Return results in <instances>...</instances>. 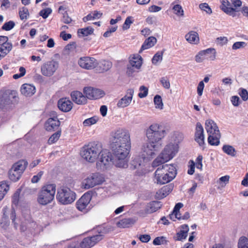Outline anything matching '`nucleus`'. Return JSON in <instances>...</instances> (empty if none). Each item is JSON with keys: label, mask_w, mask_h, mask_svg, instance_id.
<instances>
[{"label": "nucleus", "mask_w": 248, "mask_h": 248, "mask_svg": "<svg viewBox=\"0 0 248 248\" xmlns=\"http://www.w3.org/2000/svg\"><path fill=\"white\" fill-rule=\"evenodd\" d=\"M111 155L109 161L116 167L126 168L128 167L126 159L131 149V145H109Z\"/></svg>", "instance_id": "f257e3e1"}, {"label": "nucleus", "mask_w": 248, "mask_h": 248, "mask_svg": "<svg viewBox=\"0 0 248 248\" xmlns=\"http://www.w3.org/2000/svg\"><path fill=\"white\" fill-rule=\"evenodd\" d=\"M177 174L174 164H164L157 169L155 172V181L157 184L163 185L172 181Z\"/></svg>", "instance_id": "f03ea898"}, {"label": "nucleus", "mask_w": 248, "mask_h": 248, "mask_svg": "<svg viewBox=\"0 0 248 248\" xmlns=\"http://www.w3.org/2000/svg\"><path fill=\"white\" fill-rule=\"evenodd\" d=\"M178 145L170 143L167 144L163 151L152 162V167H156L170 160L178 151Z\"/></svg>", "instance_id": "7ed1b4c3"}, {"label": "nucleus", "mask_w": 248, "mask_h": 248, "mask_svg": "<svg viewBox=\"0 0 248 248\" xmlns=\"http://www.w3.org/2000/svg\"><path fill=\"white\" fill-rule=\"evenodd\" d=\"M131 145L130 135L125 128H118L109 135V145Z\"/></svg>", "instance_id": "20e7f679"}, {"label": "nucleus", "mask_w": 248, "mask_h": 248, "mask_svg": "<svg viewBox=\"0 0 248 248\" xmlns=\"http://www.w3.org/2000/svg\"><path fill=\"white\" fill-rule=\"evenodd\" d=\"M146 134L149 141L158 144L160 147L161 140L166 135V131L162 126L154 124L146 130Z\"/></svg>", "instance_id": "39448f33"}, {"label": "nucleus", "mask_w": 248, "mask_h": 248, "mask_svg": "<svg viewBox=\"0 0 248 248\" xmlns=\"http://www.w3.org/2000/svg\"><path fill=\"white\" fill-rule=\"evenodd\" d=\"M56 190L55 184H46L43 186L38 194L37 201L38 203L42 205L50 203L54 199Z\"/></svg>", "instance_id": "423d86ee"}, {"label": "nucleus", "mask_w": 248, "mask_h": 248, "mask_svg": "<svg viewBox=\"0 0 248 248\" xmlns=\"http://www.w3.org/2000/svg\"><path fill=\"white\" fill-rule=\"evenodd\" d=\"M97 234L84 238L79 243L81 248H91L102 240L104 234L108 232L107 225H101L96 228Z\"/></svg>", "instance_id": "0eeeda50"}, {"label": "nucleus", "mask_w": 248, "mask_h": 248, "mask_svg": "<svg viewBox=\"0 0 248 248\" xmlns=\"http://www.w3.org/2000/svg\"><path fill=\"white\" fill-rule=\"evenodd\" d=\"M98 145L94 142L90 143L82 147L80 151L82 158L89 163L94 162L100 152Z\"/></svg>", "instance_id": "6e6552de"}, {"label": "nucleus", "mask_w": 248, "mask_h": 248, "mask_svg": "<svg viewBox=\"0 0 248 248\" xmlns=\"http://www.w3.org/2000/svg\"><path fill=\"white\" fill-rule=\"evenodd\" d=\"M56 199L61 204L67 205L75 201L76 194L70 188L67 187H62L58 189Z\"/></svg>", "instance_id": "1a4fd4ad"}, {"label": "nucleus", "mask_w": 248, "mask_h": 248, "mask_svg": "<svg viewBox=\"0 0 248 248\" xmlns=\"http://www.w3.org/2000/svg\"><path fill=\"white\" fill-rule=\"evenodd\" d=\"M28 162L25 160H20L14 163L8 172L9 178L13 182L17 181L25 170Z\"/></svg>", "instance_id": "9d476101"}, {"label": "nucleus", "mask_w": 248, "mask_h": 248, "mask_svg": "<svg viewBox=\"0 0 248 248\" xmlns=\"http://www.w3.org/2000/svg\"><path fill=\"white\" fill-rule=\"evenodd\" d=\"M104 181L105 178L102 174L98 172L93 173L83 180L81 183V187L88 189L102 184Z\"/></svg>", "instance_id": "9b49d317"}, {"label": "nucleus", "mask_w": 248, "mask_h": 248, "mask_svg": "<svg viewBox=\"0 0 248 248\" xmlns=\"http://www.w3.org/2000/svg\"><path fill=\"white\" fill-rule=\"evenodd\" d=\"M96 160L97 170L101 171L107 170L108 168V150L104 149L100 151Z\"/></svg>", "instance_id": "f8f14e48"}, {"label": "nucleus", "mask_w": 248, "mask_h": 248, "mask_svg": "<svg viewBox=\"0 0 248 248\" xmlns=\"http://www.w3.org/2000/svg\"><path fill=\"white\" fill-rule=\"evenodd\" d=\"M91 198V195L89 192L83 194L76 203L77 209L81 212H87L90 209L89 203Z\"/></svg>", "instance_id": "ddd939ff"}, {"label": "nucleus", "mask_w": 248, "mask_h": 248, "mask_svg": "<svg viewBox=\"0 0 248 248\" xmlns=\"http://www.w3.org/2000/svg\"><path fill=\"white\" fill-rule=\"evenodd\" d=\"M58 63L54 61H51L44 63L41 67V73L46 77H50L54 74L58 68Z\"/></svg>", "instance_id": "4468645a"}, {"label": "nucleus", "mask_w": 248, "mask_h": 248, "mask_svg": "<svg viewBox=\"0 0 248 248\" xmlns=\"http://www.w3.org/2000/svg\"><path fill=\"white\" fill-rule=\"evenodd\" d=\"M83 91L86 98L91 100L99 99L104 95L102 90L91 87H85Z\"/></svg>", "instance_id": "2eb2a0df"}, {"label": "nucleus", "mask_w": 248, "mask_h": 248, "mask_svg": "<svg viewBox=\"0 0 248 248\" xmlns=\"http://www.w3.org/2000/svg\"><path fill=\"white\" fill-rule=\"evenodd\" d=\"M78 63L82 68L89 70L94 68L96 66L97 62L96 60L93 58L83 57L79 59Z\"/></svg>", "instance_id": "dca6fc26"}, {"label": "nucleus", "mask_w": 248, "mask_h": 248, "mask_svg": "<svg viewBox=\"0 0 248 248\" xmlns=\"http://www.w3.org/2000/svg\"><path fill=\"white\" fill-rule=\"evenodd\" d=\"M160 147L158 144L152 143V142L149 141L143 145L142 150L143 151L144 156H146L147 158L152 157L155 155V152Z\"/></svg>", "instance_id": "f3484780"}, {"label": "nucleus", "mask_w": 248, "mask_h": 248, "mask_svg": "<svg viewBox=\"0 0 248 248\" xmlns=\"http://www.w3.org/2000/svg\"><path fill=\"white\" fill-rule=\"evenodd\" d=\"M134 93V91L133 89H128L126 91V94L119 101L117 104L118 107L124 108L128 106L132 101Z\"/></svg>", "instance_id": "a211bd4d"}, {"label": "nucleus", "mask_w": 248, "mask_h": 248, "mask_svg": "<svg viewBox=\"0 0 248 248\" xmlns=\"http://www.w3.org/2000/svg\"><path fill=\"white\" fill-rule=\"evenodd\" d=\"M204 139L203 127L200 123H197L195 140L199 143V145L202 146L204 143Z\"/></svg>", "instance_id": "6ab92c4d"}, {"label": "nucleus", "mask_w": 248, "mask_h": 248, "mask_svg": "<svg viewBox=\"0 0 248 248\" xmlns=\"http://www.w3.org/2000/svg\"><path fill=\"white\" fill-rule=\"evenodd\" d=\"M72 100L78 105H83L87 103V99L80 92L75 91L71 93Z\"/></svg>", "instance_id": "aec40b11"}, {"label": "nucleus", "mask_w": 248, "mask_h": 248, "mask_svg": "<svg viewBox=\"0 0 248 248\" xmlns=\"http://www.w3.org/2000/svg\"><path fill=\"white\" fill-rule=\"evenodd\" d=\"M58 107L63 112H68L72 108L73 103L70 100L66 98H62L58 102Z\"/></svg>", "instance_id": "412c9836"}, {"label": "nucleus", "mask_w": 248, "mask_h": 248, "mask_svg": "<svg viewBox=\"0 0 248 248\" xmlns=\"http://www.w3.org/2000/svg\"><path fill=\"white\" fill-rule=\"evenodd\" d=\"M220 9L225 13L232 16H234L236 12L235 9L231 7V3L228 0H221Z\"/></svg>", "instance_id": "4be33fe9"}, {"label": "nucleus", "mask_w": 248, "mask_h": 248, "mask_svg": "<svg viewBox=\"0 0 248 248\" xmlns=\"http://www.w3.org/2000/svg\"><path fill=\"white\" fill-rule=\"evenodd\" d=\"M60 125V122L57 117L50 118L47 119L45 124L47 131H51L57 129Z\"/></svg>", "instance_id": "5701e85b"}, {"label": "nucleus", "mask_w": 248, "mask_h": 248, "mask_svg": "<svg viewBox=\"0 0 248 248\" xmlns=\"http://www.w3.org/2000/svg\"><path fill=\"white\" fill-rule=\"evenodd\" d=\"M162 204L159 201H152L147 203L146 205L145 212L147 214H151L156 212L159 209L161 208Z\"/></svg>", "instance_id": "b1692460"}, {"label": "nucleus", "mask_w": 248, "mask_h": 248, "mask_svg": "<svg viewBox=\"0 0 248 248\" xmlns=\"http://www.w3.org/2000/svg\"><path fill=\"white\" fill-rule=\"evenodd\" d=\"M21 93L26 96H31L33 95L35 92V87L30 84H24L20 88Z\"/></svg>", "instance_id": "393cba45"}, {"label": "nucleus", "mask_w": 248, "mask_h": 248, "mask_svg": "<svg viewBox=\"0 0 248 248\" xmlns=\"http://www.w3.org/2000/svg\"><path fill=\"white\" fill-rule=\"evenodd\" d=\"M205 129L208 135L219 132L217 124L212 120H207L205 122Z\"/></svg>", "instance_id": "a878e982"}, {"label": "nucleus", "mask_w": 248, "mask_h": 248, "mask_svg": "<svg viewBox=\"0 0 248 248\" xmlns=\"http://www.w3.org/2000/svg\"><path fill=\"white\" fill-rule=\"evenodd\" d=\"M204 60L214 61L216 59V51L213 48H209L205 50H201Z\"/></svg>", "instance_id": "bb28decb"}, {"label": "nucleus", "mask_w": 248, "mask_h": 248, "mask_svg": "<svg viewBox=\"0 0 248 248\" xmlns=\"http://www.w3.org/2000/svg\"><path fill=\"white\" fill-rule=\"evenodd\" d=\"M142 64V58L139 55H134L129 59V63L127 64L132 67H134L137 69H140Z\"/></svg>", "instance_id": "cd10ccee"}, {"label": "nucleus", "mask_w": 248, "mask_h": 248, "mask_svg": "<svg viewBox=\"0 0 248 248\" xmlns=\"http://www.w3.org/2000/svg\"><path fill=\"white\" fill-rule=\"evenodd\" d=\"M157 40L155 37L151 36L146 39L141 46V48L139 51V53H141L143 50L148 49L156 44Z\"/></svg>", "instance_id": "c85d7f7f"}, {"label": "nucleus", "mask_w": 248, "mask_h": 248, "mask_svg": "<svg viewBox=\"0 0 248 248\" xmlns=\"http://www.w3.org/2000/svg\"><path fill=\"white\" fill-rule=\"evenodd\" d=\"M11 43H6L0 46V60L5 57L12 49Z\"/></svg>", "instance_id": "c756f323"}, {"label": "nucleus", "mask_w": 248, "mask_h": 248, "mask_svg": "<svg viewBox=\"0 0 248 248\" xmlns=\"http://www.w3.org/2000/svg\"><path fill=\"white\" fill-rule=\"evenodd\" d=\"M220 132H216V134L208 135V142L211 145L217 146L220 143Z\"/></svg>", "instance_id": "7c9ffc66"}, {"label": "nucleus", "mask_w": 248, "mask_h": 248, "mask_svg": "<svg viewBox=\"0 0 248 248\" xmlns=\"http://www.w3.org/2000/svg\"><path fill=\"white\" fill-rule=\"evenodd\" d=\"M185 38L188 42L191 44H196L199 41L198 33L193 31H190L186 34Z\"/></svg>", "instance_id": "2f4dec72"}, {"label": "nucleus", "mask_w": 248, "mask_h": 248, "mask_svg": "<svg viewBox=\"0 0 248 248\" xmlns=\"http://www.w3.org/2000/svg\"><path fill=\"white\" fill-rule=\"evenodd\" d=\"M173 186L171 185H166L164 186L161 189L157 192V194L159 193L160 198H163L166 197L172 191Z\"/></svg>", "instance_id": "473e14b6"}, {"label": "nucleus", "mask_w": 248, "mask_h": 248, "mask_svg": "<svg viewBox=\"0 0 248 248\" xmlns=\"http://www.w3.org/2000/svg\"><path fill=\"white\" fill-rule=\"evenodd\" d=\"M9 189V185L6 181L0 182V201L4 198Z\"/></svg>", "instance_id": "72a5a7b5"}, {"label": "nucleus", "mask_w": 248, "mask_h": 248, "mask_svg": "<svg viewBox=\"0 0 248 248\" xmlns=\"http://www.w3.org/2000/svg\"><path fill=\"white\" fill-rule=\"evenodd\" d=\"M102 14L98 11H94L88 15L86 16L83 18L84 22H87L89 20H92L95 19H98L101 16Z\"/></svg>", "instance_id": "f704fd0d"}, {"label": "nucleus", "mask_w": 248, "mask_h": 248, "mask_svg": "<svg viewBox=\"0 0 248 248\" xmlns=\"http://www.w3.org/2000/svg\"><path fill=\"white\" fill-rule=\"evenodd\" d=\"M223 151L228 155L234 156L236 155L235 149L231 145H224L222 147Z\"/></svg>", "instance_id": "c9c22d12"}, {"label": "nucleus", "mask_w": 248, "mask_h": 248, "mask_svg": "<svg viewBox=\"0 0 248 248\" xmlns=\"http://www.w3.org/2000/svg\"><path fill=\"white\" fill-rule=\"evenodd\" d=\"M98 121V117L93 116L85 120L83 122V124L84 126H90L92 125L95 124Z\"/></svg>", "instance_id": "e433bc0d"}, {"label": "nucleus", "mask_w": 248, "mask_h": 248, "mask_svg": "<svg viewBox=\"0 0 248 248\" xmlns=\"http://www.w3.org/2000/svg\"><path fill=\"white\" fill-rule=\"evenodd\" d=\"M132 219L131 218H125L117 223L118 227L121 228H128L132 224Z\"/></svg>", "instance_id": "4c0bfd02"}, {"label": "nucleus", "mask_w": 248, "mask_h": 248, "mask_svg": "<svg viewBox=\"0 0 248 248\" xmlns=\"http://www.w3.org/2000/svg\"><path fill=\"white\" fill-rule=\"evenodd\" d=\"M19 15L21 20H26L29 16L28 9L26 7H22L19 10Z\"/></svg>", "instance_id": "58836bf2"}, {"label": "nucleus", "mask_w": 248, "mask_h": 248, "mask_svg": "<svg viewBox=\"0 0 248 248\" xmlns=\"http://www.w3.org/2000/svg\"><path fill=\"white\" fill-rule=\"evenodd\" d=\"M238 248H248V238L245 236L241 237L238 242Z\"/></svg>", "instance_id": "ea45409f"}, {"label": "nucleus", "mask_w": 248, "mask_h": 248, "mask_svg": "<svg viewBox=\"0 0 248 248\" xmlns=\"http://www.w3.org/2000/svg\"><path fill=\"white\" fill-rule=\"evenodd\" d=\"M183 206V204L182 203L178 202L176 203L173 210L172 214L170 215L169 216L170 218L172 219V217L173 216V214L175 216V218H176L178 216V213H179V210L180 208H181Z\"/></svg>", "instance_id": "a19ab883"}, {"label": "nucleus", "mask_w": 248, "mask_h": 248, "mask_svg": "<svg viewBox=\"0 0 248 248\" xmlns=\"http://www.w3.org/2000/svg\"><path fill=\"white\" fill-rule=\"evenodd\" d=\"M168 241L164 236L157 237L155 238L153 242L154 245H160L162 244H167Z\"/></svg>", "instance_id": "79ce46f5"}, {"label": "nucleus", "mask_w": 248, "mask_h": 248, "mask_svg": "<svg viewBox=\"0 0 248 248\" xmlns=\"http://www.w3.org/2000/svg\"><path fill=\"white\" fill-rule=\"evenodd\" d=\"M93 29L91 27H87L81 29L78 31V33L81 34L83 36H87L93 33Z\"/></svg>", "instance_id": "37998d69"}, {"label": "nucleus", "mask_w": 248, "mask_h": 248, "mask_svg": "<svg viewBox=\"0 0 248 248\" xmlns=\"http://www.w3.org/2000/svg\"><path fill=\"white\" fill-rule=\"evenodd\" d=\"M164 51L157 52L152 58V62L154 64H156L159 61H161L163 59Z\"/></svg>", "instance_id": "c03bdc74"}, {"label": "nucleus", "mask_w": 248, "mask_h": 248, "mask_svg": "<svg viewBox=\"0 0 248 248\" xmlns=\"http://www.w3.org/2000/svg\"><path fill=\"white\" fill-rule=\"evenodd\" d=\"M154 102L155 105V108L162 109L163 104L162 103V100L161 97L159 95H156L154 97Z\"/></svg>", "instance_id": "a18cd8bd"}, {"label": "nucleus", "mask_w": 248, "mask_h": 248, "mask_svg": "<svg viewBox=\"0 0 248 248\" xmlns=\"http://www.w3.org/2000/svg\"><path fill=\"white\" fill-rule=\"evenodd\" d=\"M61 136V131H57L53 134L48 139V143L50 144L56 142L59 139Z\"/></svg>", "instance_id": "49530a36"}, {"label": "nucleus", "mask_w": 248, "mask_h": 248, "mask_svg": "<svg viewBox=\"0 0 248 248\" xmlns=\"http://www.w3.org/2000/svg\"><path fill=\"white\" fill-rule=\"evenodd\" d=\"M15 26V22L11 20L5 22L1 27V29L4 31H9L14 28Z\"/></svg>", "instance_id": "de8ad7c7"}, {"label": "nucleus", "mask_w": 248, "mask_h": 248, "mask_svg": "<svg viewBox=\"0 0 248 248\" xmlns=\"http://www.w3.org/2000/svg\"><path fill=\"white\" fill-rule=\"evenodd\" d=\"M36 225V223L34 222H30L29 221H28L27 222H25L24 223H22L21 224V228L20 229L22 231H25L27 228H31L32 227H34Z\"/></svg>", "instance_id": "09e8293b"}, {"label": "nucleus", "mask_w": 248, "mask_h": 248, "mask_svg": "<svg viewBox=\"0 0 248 248\" xmlns=\"http://www.w3.org/2000/svg\"><path fill=\"white\" fill-rule=\"evenodd\" d=\"M52 13V10L50 8H47L42 10L39 12V15L43 18H46L48 16Z\"/></svg>", "instance_id": "8fccbe9b"}, {"label": "nucleus", "mask_w": 248, "mask_h": 248, "mask_svg": "<svg viewBox=\"0 0 248 248\" xmlns=\"http://www.w3.org/2000/svg\"><path fill=\"white\" fill-rule=\"evenodd\" d=\"M199 8L202 11H205L207 14L210 15L212 13L211 8L206 3H202L199 5Z\"/></svg>", "instance_id": "3c124183"}, {"label": "nucleus", "mask_w": 248, "mask_h": 248, "mask_svg": "<svg viewBox=\"0 0 248 248\" xmlns=\"http://www.w3.org/2000/svg\"><path fill=\"white\" fill-rule=\"evenodd\" d=\"M140 93H139L138 96L142 98L146 97L148 95V89L144 86H141L140 88Z\"/></svg>", "instance_id": "603ef678"}, {"label": "nucleus", "mask_w": 248, "mask_h": 248, "mask_svg": "<svg viewBox=\"0 0 248 248\" xmlns=\"http://www.w3.org/2000/svg\"><path fill=\"white\" fill-rule=\"evenodd\" d=\"M173 10L174 11V13L177 16H184V11L182 6L179 4L175 5L173 7Z\"/></svg>", "instance_id": "864d4df0"}, {"label": "nucleus", "mask_w": 248, "mask_h": 248, "mask_svg": "<svg viewBox=\"0 0 248 248\" xmlns=\"http://www.w3.org/2000/svg\"><path fill=\"white\" fill-rule=\"evenodd\" d=\"M132 18V17L131 16H128L126 18L123 26L124 30H127L130 28V25L133 23V22Z\"/></svg>", "instance_id": "5fc2aeb1"}, {"label": "nucleus", "mask_w": 248, "mask_h": 248, "mask_svg": "<svg viewBox=\"0 0 248 248\" xmlns=\"http://www.w3.org/2000/svg\"><path fill=\"white\" fill-rule=\"evenodd\" d=\"M10 217L12 220L13 223L14 224L15 228L16 229L18 226L19 223H20V220L19 219H16V213L14 210L12 211Z\"/></svg>", "instance_id": "6e6d98bb"}, {"label": "nucleus", "mask_w": 248, "mask_h": 248, "mask_svg": "<svg viewBox=\"0 0 248 248\" xmlns=\"http://www.w3.org/2000/svg\"><path fill=\"white\" fill-rule=\"evenodd\" d=\"M9 223L8 217L6 215L5 213L4 212L0 222L1 226L3 228H5L8 225Z\"/></svg>", "instance_id": "4d7b16f0"}, {"label": "nucleus", "mask_w": 248, "mask_h": 248, "mask_svg": "<svg viewBox=\"0 0 248 248\" xmlns=\"http://www.w3.org/2000/svg\"><path fill=\"white\" fill-rule=\"evenodd\" d=\"M160 82L164 88L168 89L170 88V83L167 77H162L160 79Z\"/></svg>", "instance_id": "13d9d810"}, {"label": "nucleus", "mask_w": 248, "mask_h": 248, "mask_svg": "<svg viewBox=\"0 0 248 248\" xmlns=\"http://www.w3.org/2000/svg\"><path fill=\"white\" fill-rule=\"evenodd\" d=\"M176 235L177 238L175 239L176 240L182 241L183 239H185L186 238L187 233L180 230V232L176 233Z\"/></svg>", "instance_id": "bf43d9fd"}, {"label": "nucleus", "mask_w": 248, "mask_h": 248, "mask_svg": "<svg viewBox=\"0 0 248 248\" xmlns=\"http://www.w3.org/2000/svg\"><path fill=\"white\" fill-rule=\"evenodd\" d=\"M247 44L245 42H236L234 43L232 46V49L236 50L246 46Z\"/></svg>", "instance_id": "052dcab7"}, {"label": "nucleus", "mask_w": 248, "mask_h": 248, "mask_svg": "<svg viewBox=\"0 0 248 248\" xmlns=\"http://www.w3.org/2000/svg\"><path fill=\"white\" fill-rule=\"evenodd\" d=\"M44 174V171H40L39 172L37 175H34L32 178H31V181L32 183H37L41 178L42 177V175Z\"/></svg>", "instance_id": "680f3d73"}, {"label": "nucleus", "mask_w": 248, "mask_h": 248, "mask_svg": "<svg viewBox=\"0 0 248 248\" xmlns=\"http://www.w3.org/2000/svg\"><path fill=\"white\" fill-rule=\"evenodd\" d=\"M140 69H137L134 67H132L131 66L127 65L126 73L129 76H132L135 72H138Z\"/></svg>", "instance_id": "e2e57ef3"}, {"label": "nucleus", "mask_w": 248, "mask_h": 248, "mask_svg": "<svg viewBox=\"0 0 248 248\" xmlns=\"http://www.w3.org/2000/svg\"><path fill=\"white\" fill-rule=\"evenodd\" d=\"M239 94L243 100L245 101L248 99V92L246 89H242Z\"/></svg>", "instance_id": "0e129e2a"}, {"label": "nucleus", "mask_w": 248, "mask_h": 248, "mask_svg": "<svg viewBox=\"0 0 248 248\" xmlns=\"http://www.w3.org/2000/svg\"><path fill=\"white\" fill-rule=\"evenodd\" d=\"M231 101L232 104L235 107L238 106L241 103V100H240L239 97L235 95L232 96L231 97Z\"/></svg>", "instance_id": "69168bd1"}, {"label": "nucleus", "mask_w": 248, "mask_h": 248, "mask_svg": "<svg viewBox=\"0 0 248 248\" xmlns=\"http://www.w3.org/2000/svg\"><path fill=\"white\" fill-rule=\"evenodd\" d=\"M204 87V84L203 83V81H200L197 87V93L199 96H201L202 95Z\"/></svg>", "instance_id": "338daca9"}, {"label": "nucleus", "mask_w": 248, "mask_h": 248, "mask_svg": "<svg viewBox=\"0 0 248 248\" xmlns=\"http://www.w3.org/2000/svg\"><path fill=\"white\" fill-rule=\"evenodd\" d=\"M79 243L78 241L72 240L68 243L67 248H78Z\"/></svg>", "instance_id": "774afa93"}]
</instances>
